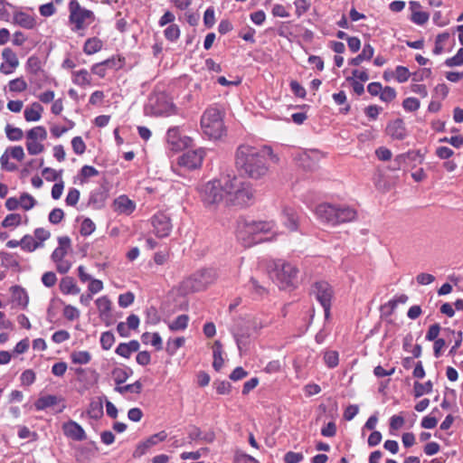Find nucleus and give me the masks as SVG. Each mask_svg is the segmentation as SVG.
<instances>
[{
    "label": "nucleus",
    "mask_w": 463,
    "mask_h": 463,
    "mask_svg": "<svg viewBox=\"0 0 463 463\" xmlns=\"http://www.w3.org/2000/svg\"><path fill=\"white\" fill-rule=\"evenodd\" d=\"M20 379L23 385L29 386L34 383L36 375L33 370L28 369L22 373Z\"/></svg>",
    "instance_id": "nucleus-62"
},
{
    "label": "nucleus",
    "mask_w": 463,
    "mask_h": 463,
    "mask_svg": "<svg viewBox=\"0 0 463 463\" xmlns=\"http://www.w3.org/2000/svg\"><path fill=\"white\" fill-rule=\"evenodd\" d=\"M433 383L431 381H427L424 383L415 382L413 385L414 397L419 398L424 394L430 393L432 392Z\"/></svg>",
    "instance_id": "nucleus-31"
},
{
    "label": "nucleus",
    "mask_w": 463,
    "mask_h": 463,
    "mask_svg": "<svg viewBox=\"0 0 463 463\" xmlns=\"http://www.w3.org/2000/svg\"><path fill=\"white\" fill-rule=\"evenodd\" d=\"M254 189L250 182L236 175L224 176L225 204L246 207L254 202Z\"/></svg>",
    "instance_id": "nucleus-2"
},
{
    "label": "nucleus",
    "mask_w": 463,
    "mask_h": 463,
    "mask_svg": "<svg viewBox=\"0 0 463 463\" xmlns=\"http://www.w3.org/2000/svg\"><path fill=\"white\" fill-rule=\"evenodd\" d=\"M58 247L52 251L51 259L52 261L64 260L71 246V239L68 236L58 238Z\"/></svg>",
    "instance_id": "nucleus-20"
},
{
    "label": "nucleus",
    "mask_w": 463,
    "mask_h": 463,
    "mask_svg": "<svg viewBox=\"0 0 463 463\" xmlns=\"http://www.w3.org/2000/svg\"><path fill=\"white\" fill-rule=\"evenodd\" d=\"M166 141L174 151H180L193 146V139L184 135L178 126L169 128L166 133Z\"/></svg>",
    "instance_id": "nucleus-10"
},
{
    "label": "nucleus",
    "mask_w": 463,
    "mask_h": 463,
    "mask_svg": "<svg viewBox=\"0 0 463 463\" xmlns=\"http://www.w3.org/2000/svg\"><path fill=\"white\" fill-rule=\"evenodd\" d=\"M22 217L18 213H10L2 221L1 225L4 228L16 227L21 224Z\"/></svg>",
    "instance_id": "nucleus-44"
},
{
    "label": "nucleus",
    "mask_w": 463,
    "mask_h": 463,
    "mask_svg": "<svg viewBox=\"0 0 463 463\" xmlns=\"http://www.w3.org/2000/svg\"><path fill=\"white\" fill-rule=\"evenodd\" d=\"M153 232L159 238L167 237L173 228L170 216L165 212H158L151 218Z\"/></svg>",
    "instance_id": "nucleus-11"
},
{
    "label": "nucleus",
    "mask_w": 463,
    "mask_h": 463,
    "mask_svg": "<svg viewBox=\"0 0 463 463\" xmlns=\"http://www.w3.org/2000/svg\"><path fill=\"white\" fill-rule=\"evenodd\" d=\"M449 33L448 32H444V33H439L437 36H436V39H435V46H434V49H433V53L435 55H439L443 52L444 51V46H443V43L449 40Z\"/></svg>",
    "instance_id": "nucleus-38"
},
{
    "label": "nucleus",
    "mask_w": 463,
    "mask_h": 463,
    "mask_svg": "<svg viewBox=\"0 0 463 463\" xmlns=\"http://www.w3.org/2000/svg\"><path fill=\"white\" fill-rule=\"evenodd\" d=\"M98 175L99 171L95 167L91 165H84L81 167L80 172V183H85L88 178L97 176Z\"/></svg>",
    "instance_id": "nucleus-47"
},
{
    "label": "nucleus",
    "mask_w": 463,
    "mask_h": 463,
    "mask_svg": "<svg viewBox=\"0 0 463 463\" xmlns=\"http://www.w3.org/2000/svg\"><path fill=\"white\" fill-rule=\"evenodd\" d=\"M20 206L24 211L33 209L36 204V200L29 194L23 193L19 199Z\"/></svg>",
    "instance_id": "nucleus-45"
},
{
    "label": "nucleus",
    "mask_w": 463,
    "mask_h": 463,
    "mask_svg": "<svg viewBox=\"0 0 463 463\" xmlns=\"http://www.w3.org/2000/svg\"><path fill=\"white\" fill-rule=\"evenodd\" d=\"M201 201L205 206L225 203L224 176L221 179L212 180L198 188Z\"/></svg>",
    "instance_id": "nucleus-6"
},
{
    "label": "nucleus",
    "mask_w": 463,
    "mask_h": 463,
    "mask_svg": "<svg viewBox=\"0 0 463 463\" xmlns=\"http://www.w3.org/2000/svg\"><path fill=\"white\" fill-rule=\"evenodd\" d=\"M216 279V273L212 269H203L196 271L183 281L185 292H197L205 289Z\"/></svg>",
    "instance_id": "nucleus-8"
},
{
    "label": "nucleus",
    "mask_w": 463,
    "mask_h": 463,
    "mask_svg": "<svg viewBox=\"0 0 463 463\" xmlns=\"http://www.w3.org/2000/svg\"><path fill=\"white\" fill-rule=\"evenodd\" d=\"M386 133L392 139L403 140L407 136L405 124L402 118H396L388 123Z\"/></svg>",
    "instance_id": "nucleus-16"
},
{
    "label": "nucleus",
    "mask_w": 463,
    "mask_h": 463,
    "mask_svg": "<svg viewBox=\"0 0 463 463\" xmlns=\"http://www.w3.org/2000/svg\"><path fill=\"white\" fill-rule=\"evenodd\" d=\"M213 354V367L216 371H220L224 364V360L222 358V345L220 341L214 342Z\"/></svg>",
    "instance_id": "nucleus-29"
},
{
    "label": "nucleus",
    "mask_w": 463,
    "mask_h": 463,
    "mask_svg": "<svg viewBox=\"0 0 463 463\" xmlns=\"http://www.w3.org/2000/svg\"><path fill=\"white\" fill-rule=\"evenodd\" d=\"M114 335L110 332H104L100 336V344L103 349L109 350L114 344Z\"/></svg>",
    "instance_id": "nucleus-63"
},
{
    "label": "nucleus",
    "mask_w": 463,
    "mask_h": 463,
    "mask_svg": "<svg viewBox=\"0 0 463 463\" xmlns=\"http://www.w3.org/2000/svg\"><path fill=\"white\" fill-rule=\"evenodd\" d=\"M14 24L25 29H33L36 25V21L29 14L17 12L14 14Z\"/></svg>",
    "instance_id": "nucleus-23"
},
{
    "label": "nucleus",
    "mask_w": 463,
    "mask_h": 463,
    "mask_svg": "<svg viewBox=\"0 0 463 463\" xmlns=\"http://www.w3.org/2000/svg\"><path fill=\"white\" fill-rule=\"evenodd\" d=\"M266 151L269 154L272 153L270 147L264 146L260 149L246 144L240 145L234 156L235 166L238 172L253 180L265 177L269 168Z\"/></svg>",
    "instance_id": "nucleus-1"
},
{
    "label": "nucleus",
    "mask_w": 463,
    "mask_h": 463,
    "mask_svg": "<svg viewBox=\"0 0 463 463\" xmlns=\"http://www.w3.org/2000/svg\"><path fill=\"white\" fill-rule=\"evenodd\" d=\"M80 310L71 305H66L63 308V316L66 319L70 321L78 319L80 317Z\"/></svg>",
    "instance_id": "nucleus-57"
},
{
    "label": "nucleus",
    "mask_w": 463,
    "mask_h": 463,
    "mask_svg": "<svg viewBox=\"0 0 463 463\" xmlns=\"http://www.w3.org/2000/svg\"><path fill=\"white\" fill-rule=\"evenodd\" d=\"M324 361L329 368H335L339 363V356L336 351H327L325 353Z\"/></svg>",
    "instance_id": "nucleus-50"
},
{
    "label": "nucleus",
    "mask_w": 463,
    "mask_h": 463,
    "mask_svg": "<svg viewBox=\"0 0 463 463\" xmlns=\"http://www.w3.org/2000/svg\"><path fill=\"white\" fill-rule=\"evenodd\" d=\"M304 456L302 453L288 451L284 456V461L286 463H299L303 460Z\"/></svg>",
    "instance_id": "nucleus-64"
},
{
    "label": "nucleus",
    "mask_w": 463,
    "mask_h": 463,
    "mask_svg": "<svg viewBox=\"0 0 463 463\" xmlns=\"http://www.w3.org/2000/svg\"><path fill=\"white\" fill-rule=\"evenodd\" d=\"M445 65L448 67L463 65V48H460L454 56L448 58L445 61Z\"/></svg>",
    "instance_id": "nucleus-51"
},
{
    "label": "nucleus",
    "mask_w": 463,
    "mask_h": 463,
    "mask_svg": "<svg viewBox=\"0 0 463 463\" xmlns=\"http://www.w3.org/2000/svg\"><path fill=\"white\" fill-rule=\"evenodd\" d=\"M103 47V42L98 37H91L86 40L83 52L87 55L94 54L99 52Z\"/></svg>",
    "instance_id": "nucleus-27"
},
{
    "label": "nucleus",
    "mask_w": 463,
    "mask_h": 463,
    "mask_svg": "<svg viewBox=\"0 0 463 463\" xmlns=\"http://www.w3.org/2000/svg\"><path fill=\"white\" fill-rule=\"evenodd\" d=\"M429 13L422 11H414L411 15V21L418 25L425 24L429 21Z\"/></svg>",
    "instance_id": "nucleus-48"
},
{
    "label": "nucleus",
    "mask_w": 463,
    "mask_h": 463,
    "mask_svg": "<svg viewBox=\"0 0 463 463\" xmlns=\"http://www.w3.org/2000/svg\"><path fill=\"white\" fill-rule=\"evenodd\" d=\"M70 357L71 362L76 364H87L91 360V354L88 351H73Z\"/></svg>",
    "instance_id": "nucleus-32"
},
{
    "label": "nucleus",
    "mask_w": 463,
    "mask_h": 463,
    "mask_svg": "<svg viewBox=\"0 0 463 463\" xmlns=\"http://www.w3.org/2000/svg\"><path fill=\"white\" fill-rule=\"evenodd\" d=\"M58 402V398L55 395H45L37 399L34 402L35 409L37 411L45 410L48 407H52Z\"/></svg>",
    "instance_id": "nucleus-30"
},
{
    "label": "nucleus",
    "mask_w": 463,
    "mask_h": 463,
    "mask_svg": "<svg viewBox=\"0 0 463 463\" xmlns=\"http://www.w3.org/2000/svg\"><path fill=\"white\" fill-rule=\"evenodd\" d=\"M95 223L90 219L86 218L80 224V234L82 236H89L95 231Z\"/></svg>",
    "instance_id": "nucleus-56"
},
{
    "label": "nucleus",
    "mask_w": 463,
    "mask_h": 463,
    "mask_svg": "<svg viewBox=\"0 0 463 463\" xmlns=\"http://www.w3.org/2000/svg\"><path fill=\"white\" fill-rule=\"evenodd\" d=\"M185 342L184 337L180 336L175 339H168L166 343L165 350L169 355H174L176 354L177 350L184 345Z\"/></svg>",
    "instance_id": "nucleus-34"
},
{
    "label": "nucleus",
    "mask_w": 463,
    "mask_h": 463,
    "mask_svg": "<svg viewBox=\"0 0 463 463\" xmlns=\"http://www.w3.org/2000/svg\"><path fill=\"white\" fill-rule=\"evenodd\" d=\"M71 146L75 154L82 155L86 150V145L81 137H75L71 140Z\"/></svg>",
    "instance_id": "nucleus-61"
},
{
    "label": "nucleus",
    "mask_w": 463,
    "mask_h": 463,
    "mask_svg": "<svg viewBox=\"0 0 463 463\" xmlns=\"http://www.w3.org/2000/svg\"><path fill=\"white\" fill-rule=\"evenodd\" d=\"M68 10L71 31L79 36H84L88 27L96 20L95 14L81 6L78 0H70Z\"/></svg>",
    "instance_id": "nucleus-3"
},
{
    "label": "nucleus",
    "mask_w": 463,
    "mask_h": 463,
    "mask_svg": "<svg viewBox=\"0 0 463 463\" xmlns=\"http://www.w3.org/2000/svg\"><path fill=\"white\" fill-rule=\"evenodd\" d=\"M4 61L0 65V72L8 75L14 71L19 66V60L16 53L11 48H5L2 52Z\"/></svg>",
    "instance_id": "nucleus-15"
},
{
    "label": "nucleus",
    "mask_w": 463,
    "mask_h": 463,
    "mask_svg": "<svg viewBox=\"0 0 463 463\" xmlns=\"http://www.w3.org/2000/svg\"><path fill=\"white\" fill-rule=\"evenodd\" d=\"M47 137V132L44 127L37 126L33 128H31L26 133V138L29 140H40L43 141Z\"/></svg>",
    "instance_id": "nucleus-33"
},
{
    "label": "nucleus",
    "mask_w": 463,
    "mask_h": 463,
    "mask_svg": "<svg viewBox=\"0 0 463 463\" xmlns=\"http://www.w3.org/2000/svg\"><path fill=\"white\" fill-rule=\"evenodd\" d=\"M315 213L317 219L324 223L335 226L336 204L324 203L316 207Z\"/></svg>",
    "instance_id": "nucleus-14"
},
{
    "label": "nucleus",
    "mask_w": 463,
    "mask_h": 463,
    "mask_svg": "<svg viewBox=\"0 0 463 463\" xmlns=\"http://www.w3.org/2000/svg\"><path fill=\"white\" fill-rule=\"evenodd\" d=\"M26 148L30 155H38L44 150V146L38 141L29 140L26 142Z\"/></svg>",
    "instance_id": "nucleus-54"
},
{
    "label": "nucleus",
    "mask_w": 463,
    "mask_h": 463,
    "mask_svg": "<svg viewBox=\"0 0 463 463\" xmlns=\"http://www.w3.org/2000/svg\"><path fill=\"white\" fill-rule=\"evenodd\" d=\"M13 295L19 305L26 307L29 303V298L26 291L20 287H14Z\"/></svg>",
    "instance_id": "nucleus-41"
},
{
    "label": "nucleus",
    "mask_w": 463,
    "mask_h": 463,
    "mask_svg": "<svg viewBox=\"0 0 463 463\" xmlns=\"http://www.w3.org/2000/svg\"><path fill=\"white\" fill-rule=\"evenodd\" d=\"M65 436L71 438L74 440L81 441L86 439L87 436L82 427L73 420L66 422L62 426Z\"/></svg>",
    "instance_id": "nucleus-18"
},
{
    "label": "nucleus",
    "mask_w": 463,
    "mask_h": 463,
    "mask_svg": "<svg viewBox=\"0 0 463 463\" xmlns=\"http://www.w3.org/2000/svg\"><path fill=\"white\" fill-rule=\"evenodd\" d=\"M312 293L324 308L325 317L328 318L334 294L332 287L326 281H318L313 285Z\"/></svg>",
    "instance_id": "nucleus-9"
},
{
    "label": "nucleus",
    "mask_w": 463,
    "mask_h": 463,
    "mask_svg": "<svg viewBox=\"0 0 463 463\" xmlns=\"http://www.w3.org/2000/svg\"><path fill=\"white\" fill-rule=\"evenodd\" d=\"M396 97V91L392 87L386 86L384 89H382L380 93L381 100L384 102H391Z\"/></svg>",
    "instance_id": "nucleus-60"
},
{
    "label": "nucleus",
    "mask_w": 463,
    "mask_h": 463,
    "mask_svg": "<svg viewBox=\"0 0 463 463\" xmlns=\"http://www.w3.org/2000/svg\"><path fill=\"white\" fill-rule=\"evenodd\" d=\"M410 71L407 67L404 66H397L395 69V79L398 82L402 83L408 80L410 78Z\"/></svg>",
    "instance_id": "nucleus-59"
},
{
    "label": "nucleus",
    "mask_w": 463,
    "mask_h": 463,
    "mask_svg": "<svg viewBox=\"0 0 463 463\" xmlns=\"http://www.w3.org/2000/svg\"><path fill=\"white\" fill-rule=\"evenodd\" d=\"M60 289L65 295H76L80 292V288L77 287L75 280L71 277H64L60 282Z\"/></svg>",
    "instance_id": "nucleus-26"
},
{
    "label": "nucleus",
    "mask_w": 463,
    "mask_h": 463,
    "mask_svg": "<svg viewBox=\"0 0 463 463\" xmlns=\"http://www.w3.org/2000/svg\"><path fill=\"white\" fill-rule=\"evenodd\" d=\"M114 211L118 213L130 214L134 209V203L125 195L118 197L113 203Z\"/></svg>",
    "instance_id": "nucleus-22"
},
{
    "label": "nucleus",
    "mask_w": 463,
    "mask_h": 463,
    "mask_svg": "<svg viewBox=\"0 0 463 463\" xmlns=\"http://www.w3.org/2000/svg\"><path fill=\"white\" fill-rule=\"evenodd\" d=\"M335 225L349 222L356 219L357 212L347 204H336Z\"/></svg>",
    "instance_id": "nucleus-17"
},
{
    "label": "nucleus",
    "mask_w": 463,
    "mask_h": 463,
    "mask_svg": "<svg viewBox=\"0 0 463 463\" xmlns=\"http://www.w3.org/2000/svg\"><path fill=\"white\" fill-rule=\"evenodd\" d=\"M164 33L167 40L175 42L180 36V29L176 24H170L167 28H165Z\"/></svg>",
    "instance_id": "nucleus-55"
},
{
    "label": "nucleus",
    "mask_w": 463,
    "mask_h": 463,
    "mask_svg": "<svg viewBox=\"0 0 463 463\" xmlns=\"http://www.w3.org/2000/svg\"><path fill=\"white\" fill-rule=\"evenodd\" d=\"M169 259V252L166 249L159 250L154 254L153 260L147 265V268L152 273H162L164 265Z\"/></svg>",
    "instance_id": "nucleus-19"
},
{
    "label": "nucleus",
    "mask_w": 463,
    "mask_h": 463,
    "mask_svg": "<svg viewBox=\"0 0 463 463\" xmlns=\"http://www.w3.org/2000/svg\"><path fill=\"white\" fill-rule=\"evenodd\" d=\"M247 287L250 291L252 292L254 298H261L265 294H267V289L263 286L260 285L259 282L254 279L250 278V281L247 284Z\"/></svg>",
    "instance_id": "nucleus-35"
},
{
    "label": "nucleus",
    "mask_w": 463,
    "mask_h": 463,
    "mask_svg": "<svg viewBox=\"0 0 463 463\" xmlns=\"http://www.w3.org/2000/svg\"><path fill=\"white\" fill-rule=\"evenodd\" d=\"M420 105V100L413 97L406 98L402 101V107L406 111H416L417 109H419Z\"/></svg>",
    "instance_id": "nucleus-58"
},
{
    "label": "nucleus",
    "mask_w": 463,
    "mask_h": 463,
    "mask_svg": "<svg viewBox=\"0 0 463 463\" xmlns=\"http://www.w3.org/2000/svg\"><path fill=\"white\" fill-rule=\"evenodd\" d=\"M205 156V150L199 147L195 150H188L178 157V165L189 170L201 167Z\"/></svg>",
    "instance_id": "nucleus-12"
},
{
    "label": "nucleus",
    "mask_w": 463,
    "mask_h": 463,
    "mask_svg": "<svg viewBox=\"0 0 463 463\" xmlns=\"http://www.w3.org/2000/svg\"><path fill=\"white\" fill-rule=\"evenodd\" d=\"M201 127L210 138H220L225 131L221 111L216 108L207 109L202 116Z\"/></svg>",
    "instance_id": "nucleus-7"
},
{
    "label": "nucleus",
    "mask_w": 463,
    "mask_h": 463,
    "mask_svg": "<svg viewBox=\"0 0 463 463\" xmlns=\"http://www.w3.org/2000/svg\"><path fill=\"white\" fill-rule=\"evenodd\" d=\"M274 226L272 222H246L239 230L238 236L247 241L248 245L269 241L274 239L275 235L272 237H264L263 235L271 232Z\"/></svg>",
    "instance_id": "nucleus-4"
},
{
    "label": "nucleus",
    "mask_w": 463,
    "mask_h": 463,
    "mask_svg": "<svg viewBox=\"0 0 463 463\" xmlns=\"http://www.w3.org/2000/svg\"><path fill=\"white\" fill-rule=\"evenodd\" d=\"M21 247L22 249L31 252L41 247V242H38L31 235H24L21 240Z\"/></svg>",
    "instance_id": "nucleus-36"
},
{
    "label": "nucleus",
    "mask_w": 463,
    "mask_h": 463,
    "mask_svg": "<svg viewBox=\"0 0 463 463\" xmlns=\"http://www.w3.org/2000/svg\"><path fill=\"white\" fill-rule=\"evenodd\" d=\"M374 49L370 43L364 44L362 52L358 54L356 57L351 59L349 61V64L353 66H358L364 60H371L373 56Z\"/></svg>",
    "instance_id": "nucleus-25"
},
{
    "label": "nucleus",
    "mask_w": 463,
    "mask_h": 463,
    "mask_svg": "<svg viewBox=\"0 0 463 463\" xmlns=\"http://www.w3.org/2000/svg\"><path fill=\"white\" fill-rule=\"evenodd\" d=\"M444 332H449L455 335V343H453V346L449 350V354L454 355L457 352V350L461 345L463 335L461 331L455 332L454 330H451L450 328H444Z\"/></svg>",
    "instance_id": "nucleus-49"
},
{
    "label": "nucleus",
    "mask_w": 463,
    "mask_h": 463,
    "mask_svg": "<svg viewBox=\"0 0 463 463\" xmlns=\"http://www.w3.org/2000/svg\"><path fill=\"white\" fill-rule=\"evenodd\" d=\"M43 109L41 104L34 102L24 109V118L26 121H38L42 117Z\"/></svg>",
    "instance_id": "nucleus-28"
},
{
    "label": "nucleus",
    "mask_w": 463,
    "mask_h": 463,
    "mask_svg": "<svg viewBox=\"0 0 463 463\" xmlns=\"http://www.w3.org/2000/svg\"><path fill=\"white\" fill-rule=\"evenodd\" d=\"M5 134L7 138L11 141L21 140L24 136L23 130L21 128L13 127L10 124H7L5 127Z\"/></svg>",
    "instance_id": "nucleus-43"
},
{
    "label": "nucleus",
    "mask_w": 463,
    "mask_h": 463,
    "mask_svg": "<svg viewBox=\"0 0 463 463\" xmlns=\"http://www.w3.org/2000/svg\"><path fill=\"white\" fill-rule=\"evenodd\" d=\"M141 390H142V383L140 381H137L131 384L115 387V391L121 394H124L126 392L139 393L141 392Z\"/></svg>",
    "instance_id": "nucleus-42"
},
{
    "label": "nucleus",
    "mask_w": 463,
    "mask_h": 463,
    "mask_svg": "<svg viewBox=\"0 0 463 463\" xmlns=\"http://www.w3.org/2000/svg\"><path fill=\"white\" fill-rule=\"evenodd\" d=\"M96 305L100 317L107 316L110 312L111 302L106 296L99 298L96 300Z\"/></svg>",
    "instance_id": "nucleus-39"
},
{
    "label": "nucleus",
    "mask_w": 463,
    "mask_h": 463,
    "mask_svg": "<svg viewBox=\"0 0 463 463\" xmlns=\"http://www.w3.org/2000/svg\"><path fill=\"white\" fill-rule=\"evenodd\" d=\"M247 326L250 329L251 333L255 335H258L260 330L264 327L262 321L259 318L253 317L250 319L243 320Z\"/></svg>",
    "instance_id": "nucleus-53"
},
{
    "label": "nucleus",
    "mask_w": 463,
    "mask_h": 463,
    "mask_svg": "<svg viewBox=\"0 0 463 463\" xmlns=\"http://www.w3.org/2000/svg\"><path fill=\"white\" fill-rule=\"evenodd\" d=\"M88 414L92 419H99L103 415V405L101 402H91Z\"/></svg>",
    "instance_id": "nucleus-46"
},
{
    "label": "nucleus",
    "mask_w": 463,
    "mask_h": 463,
    "mask_svg": "<svg viewBox=\"0 0 463 463\" xmlns=\"http://www.w3.org/2000/svg\"><path fill=\"white\" fill-rule=\"evenodd\" d=\"M282 220L284 225L290 231L296 232L298 228V215L297 212L292 209L286 207L282 211Z\"/></svg>",
    "instance_id": "nucleus-21"
},
{
    "label": "nucleus",
    "mask_w": 463,
    "mask_h": 463,
    "mask_svg": "<svg viewBox=\"0 0 463 463\" xmlns=\"http://www.w3.org/2000/svg\"><path fill=\"white\" fill-rule=\"evenodd\" d=\"M213 387L217 393L222 395L229 394L232 391V384L227 381L216 380L213 382Z\"/></svg>",
    "instance_id": "nucleus-52"
},
{
    "label": "nucleus",
    "mask_w": 463,
    "mask_h": 463,
    "mask_svg": "<svg viewBox=\"0 0 463 463\" xmlns=\"http://www.w3.org/2000/svg\"><path fill=\"white\" fill-rule=\"evenodd\" d=\"M298 273L296 266L282 260H274L269 269L270 278L283 289L296 285Z\"/></svg>",
    "instance_id": "nucleus-5"
},
{
    "label": "nucleus",
    "mask_w": 463,
    "mask_h": 463,
    "mask_svg": "<svg viewBox=\"0 0 463 463\" xmlns=\"http://www.w3.org/2000/svg\"><path fill=\"white\" fill-rule=\"evenodd\" d=\"M232 335L241 353L243 348H246L250 345V339L254 335L243 321L236 325L232 330Z\"/></svg>",
    "instance_id": "nucleus-13"
},
{
    "label": "nucleus",
    "mask_w": 463,
    "mask_h": 463,
    "mask_svg": "<svg viewBox=\"0 0 463 463\" xmlns=\"http://www.w3.org/2000/svg\"><path fill=\"white\" fill-rule=\"evenodd\" d=\"M139 348V343L132 340L129 343L119 344L116 349V353L122 357H129L131 354L137 352Z\"/></svg>",
    "instance_id": "nucleus-24"
},
{
    "label": "nucleus",
    "mask_w": 463,
    "mask_h": 463,
    "mask_svg": "<svg viewBox=\"0 0 463 463\" xmlns=\"http://www.w3.org/2000/svg\"><path fill=\"white\" fill-rule=\"evenodd\" d=\"M9 90L12 92H23L27 90L28 85L23 77L12 80L8 83Z\"/></svg>",
    "instance_id": "nucleus-40"
},
{
    "label": "nucleus",
    "mask_w": 463,
    "mask_h": 463,
    "mask_svg": "<svg viewBox=\"0 0 463 463\" xmlns=\"http://www.w3.org/2000/svg\"><path fill=\"white\" fill-rule=\"evenodd\" d=\"M188 321L189 317L187 315H180L169 325V329L171 331L184 330L187 327Z\"/></svg>",
    "instance_id": "nucleus-37"
}]
</instances>
